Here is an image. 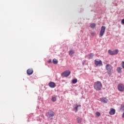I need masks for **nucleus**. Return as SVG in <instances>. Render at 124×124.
I'll return each instance as SVG.
<instances>
[{
  "label": "nucleus",
  "instance_id": "1",
  "mask_svg": "<svg viewBox=\"0 0 124 124\" xmlns=\"http://www.w3.org/2000/svg\"><path fill=\"white\" fill-rule=\"evenodd\" d=\"M93 88L95 91H101L103 88L102 83L100 81H96L94 83Z\"/></svg>",
  "mask_w": 124,
  "mask_h": 124
},
{
  "label": "nucleus",
  "instance_id": "2",
  "mask_svg": "<svg viewBox=\"0 0 124 124\" xmlns=\"http://www.w3.org/2000/svg\"><path fill=\"white\" fill-rule=\"evenodd\" d=\"M106 68L107 70L108 74H111V73H112L113 72V67H112V66L109 64H108L106 66Z\"/></svg>",
  "mask_w": 124,
  "mask_h": 124
},
{
  "label": "nucleus",
  "instance_id": "3",
  "mask_svg": "<svg viewBox=\"0 0 124 124\" xmlns=\"http://www.w3.org/2000/svg\"><path fill=\"white\" fill-rule=\"evenodd\" d=\"M106 30V27L105 26H102L100 31V33H99V37H102L103 35H104V33H105V31Z\"/></svg>",
  "mask_w": 124,
  "mask_h": 124
},
{
  "label": "nucleus",
  "instance_id": "4",
  "mask_svg": "<svg viewBox=\"0 0 124 124\" xmlns=\"http://www.w3.org/2000/svg\"><path fill=\"white\" fill-rule=\"evenodd\" d=\"M108 53L109 55H110L111 56H114V55H117L118 53H119V50L118 49H115L113 51H112L110 49L108 50Z\"/></svg>",
  "mask_w": 124,
  "mask_h": 124
},
{
  "label": "nucleus",
  "instance_id": "5",
  "mask_svg": "<svg viewBox=\"0 0 124 124\" xmlns=\"http://www.w3.org/2000/svg\"><path fill=\"white\" fill-rule=\"evenodd\" d=\"M94 63L96 66H101V65H103L102 62L99 59L95 60Z\"/></svg>",
  "mask_w": 124,
  "mask_h": 124
},
{
  "label": "nucleus",
  "instance_id": "6",
  "mask_svg": "<svg viewBox=\"0 0 124 124\" xmlns=\"http://www.w3.org/2000/svg\"><path fill=\"white\" fill-rule=\"evenodd\" d=\"M118 89L119 92H124V85L123 84H119L118 85Z\"/></svg>",
  "mask_w": 124,
  "mask_h": 124
},
{
  "label": "nucleus",
  "instance_id": "7",
  "mask_svg": "<svg viewBox=\"0 0 124 124\" xmlns=\"http://www.w3.org/2000/svg\"><path fill=\"white\" fill-rule=\"evenodd\" d=\"M71 73V72L69 71H65L62 73V76H64V77H67L70 75Z\"/></svg>",
  "mask_w": 124,
  "mask_h": 124
},
{
  "label": "nucleus",
  "instance_id": "8",
  "mask_svg": "<svg viewBox=\"0 0 124 124\" xmlns=\"http://www.w3.org/2000/svg\"><path fill=\"white\" fill-rule=\"evenodd\" d=\"M47 116H48L49 118H52L55 116V112L52 110H49L47 112Z\"/></svg>",
  "mask_w": 124,
  "mask_h": 124
},
{
  "label": "nucleus",
  "instance_id": "9",
  "mask_svg": "<svg viewBox=\"0 0 124 124\" xmlns=\"http://www.w3.org/2000/svg\"><path fill=\"white\" fill-rule=\"evenodd\" d=\"M48 86L50 88H54L56 87V83L53 82H50L48 84Z\"/></svg>",
  "mask_w": 124,
  "mask_h": 124
},
{
  "label": "nucleus",
  "instance_id": "10",
  "mask_svg": "<svg viewBox=\"0 0 124 124\" xmlns=\"http://www.w3.org/2000/svg\"><path fill=\"white\" fill-rule=\"evenodd\" d=\"M116 113V110H115V109L113 108H111L110 109V111H109V115H115V113Z\"/></svg>",
  "mask_w": 124,
  "mask_h": 124
},
{
  "label": "nucleus",
  "instance_id": "11",
  "mask_svg": "<svg viewBox=\"0 0 124 124\" xmlns=\"http://www.w3.org/2000/svg\"><path fill=\"white\" fill-rule=\"evenodd\" d=\"M28 75H31L33 73V70L32 69H28L27 71Z\"/></svg>",
  "mask_w": 124,
  "mask_h": 124
},
{
  "label": "nucleus",
  "instance_id": "12",
  "mask_svg": "<svg viewBox=\"0 0 124 124\" xmlns=\"http://www.w3.org/2000/svg\"><path fill=\"white\" fill-rule=\"evenodd\" d=\"M101 102L102 103H107V99L105 97H103L100 99Z\"/></svg>",
  "mask_w": 124,
  "mask_h": 124
},
{
  "label": "nucleus",
  "instance_id": "13",
  "mask_svg": "<svg viewBox=\"0 0 124 124\" xmlns=\"http://www.w3.org/2000/svg\"><path fill=\"white\" fill-rule=\"evenodd\" d=\"M82 120L83 119L79 117H78L77 118V121L78 124H81V123H82Z\"/></svg>",
  "mask_w": 124,
  "mask_h": 124
},
{
  "label": "nucleus",
  "instance_id": "14",
  "mask_svg": "<svg viewBox=\"0 0 124 124\" xmlns=\"http://www.w3.org/2000/svg\"><path fill=\"white\" fill-rule=\"evenodd\" d=\"M81 107V105H76L75 107H74V109H75V112H77L78 111V108H80Z\"/></svg>",
  "mask_w": 124,
  "mask_h": 124
},
{
  "label": "nucleus",
  "instance_id": "15",
  "mask_svg": "<svg viewBox=\"0 0 124 124\" xmlns=\"http://www.w3.org/2000/svg\"><path fill=\"white\" fill-rule=\"evenodd\" d=\"M93 53H90L88 55V58L89 60H91V59H93Z\"/></svg>",
  "mask_w": 124,
  "mask_h": 124
},
{
  "label": "nucleus",
  "instance_id": "16",
  "mask_svg": "<svg viewBox=\"0 0 124 124\" xmlns=\"http://www.w3.org/2000/svg\"><path fill=\"white\" fill-rule=\"evenodd\" d=\"M117 71L118 72V73H122V68L120 67H118L117 68Z\"/></svg>",
  "mask_w": 124,
  "mask_h": 124
},
{
  "label": "nucleus",
  "instance_id": "17",
  "mask_svg": "<svg viewBox=\"0 0 124 124\" xmlns=\"http://www.w3.org/2000/svg\"><path fill=\"white\" fill-rule=\"evenodd\" d=\"M73 54H74V50H71L69 51V54L70 56H72Z\"/></svg>",
  "mask_w": 124,
  "mask_h": 124
},
{
  "label": "nucleus",
  "instance_id": "18",
  "mask_svg": "<svg viewBox=\"0 0 124 124\" xmlns=\"http://www.w3.org/2000/svg\"><path fill=\"white\" fill-rule=\"evenodd\" d=\"M95 23H92L90 25V27L92 28V29H93L94 28H95Z\"/></svg>",
  "mask_w": 124,
  "mask_h": 124
},
{
  "label": "nucleus",
  "instance_id": "19",
  "mask_svg": "<svg viewBox=\"0 0 124 124\" xmlns=\"http://www.w3.org/2000/svg\"><path fill=\"white\" fill-rule=\"evenodd\" d=\"M53 62L54 64H57V63H58V60L56 59H54L53 60Z\"/></svg>",
  "mask_w": 124,
  "mask_h": 124
},
{
  "label": "nucleus",
  "instance_id": "20",
  "mask_svg": "<svg viewBox=\"0 0 124 124\" xmlns=\"http://www.w3.org/2000/svg\"><path fill=\"white\" fill-rule=\"evenodd\" d=\"M51 100L53 101V102H55V101L57 100V98L56 97L53 96L52 97Z\"/></svg>",
  "mask_w": 124,
  "mask_h": 124
},
{
  "label": "nucleus",
  "instance_id": "21",
  "mask_svg": "<svg viewBox=\"0 0 124 124\" xmlns=\"http://www.w3.org/2000/svg\"><path fill=\"white\" fill-rule=\"evenodd\" d=\"M96 117L97 118H98L100 116V112L97 111L95 113Z\"/></svg>",
  "mask_w": 124,
  "mask_h": 124
},
{
  "label": "nucleus",
  "instance_id": "22",
  "mask_svg": "<svg viewBox=\"0 0 124 124\" xmlns=\"http://www.w3.org/2000/svg\"><path fill=\"white\" fill-rule=\"evenodd\" d=\"M77 82H78L77 79H73L72 80L73 84H76Z\"/></svg>",
  "mask_w": 124,
  "mask_h": 124
},
{
  "label": "nucleus",
  "instance_id": "23",
  "mask_svg": "<svg viewBox=\"0 0 124 124\" xmlns=\"http://www.w3.org/2000/svg\"><path fill=\"white\" fill-rule=\"evenodd\" d=\"M120 109L122 111H124V105H121Z\"/></svg>",
  "mask_w": 124,
  "mask_h": 124
},
{
  "label": "nucleus",
  "instance_id": "24",
  "mask_svg": "<svg viewBox=\"0 0 124 124\" xmlns=\"http://www.w3.org/2000/svg\"><path fill=\"white\" fill-rule=\"evenodd\" d=\"M91 35H92V36H94V35H95V32H92L91 33Z\"/></svg>",
  "mask_w": 124,
  "mask_h": 124
},
{
  "label": "nucleus",
  "instance_id": "25",
  "mask_svg": "<svg viewBox=\"0 0 124 124\" xmlns=\"http://www.w3.org/2000/svg\"><path fill=\"white\" fill-rule=\"evenodd\" d=\"M122 66L123 68L124 69V62H122Z\"/></svg>",
  "mask_w": 124,
  "mask_h": 124
},
{
  "label": "nucleus",
  "instance_id": "26",
  "mask_svg": "<svg viewBox=\"0 0 124 124\" xmlns=\"http://www.w3.org/2000/svg\"><path fill=\"white\" fill-rule=\"evenodd\" d=\"M121 23L123 25H124V18L122 20Z\"/></svg>",
  "mask_w": 124,
  "mask_h": 124
},
{
  "label": "nucleus",
  "instance_id": "27",
  "mask_svg": "<svg viewBox=\"0 0 124 124\" xmlns=\"http://www.w3.org/2000/svg\"><path fill=\"white\" fill-rule=\"evenodd\" d=\"M48 63H51V60L48 61Z\"/></svg>",
  "mask_w": 124,
  "mask_h": 124
},
{
  "label": "nucleus",
  "instance_id": "28",
  "mask_svg": "<svg viewBox=\"0 0 124 124\" xmlns=\"http://www.w3.org/2000/svg\"><path fill=\"white\" fill-rule=\"evenodd\" d=\"M122 118H124V112L123 113V116H122Z\"/></svg>",
  "mask_w": 124,
  "mask_h": 124
}]
</instances>
